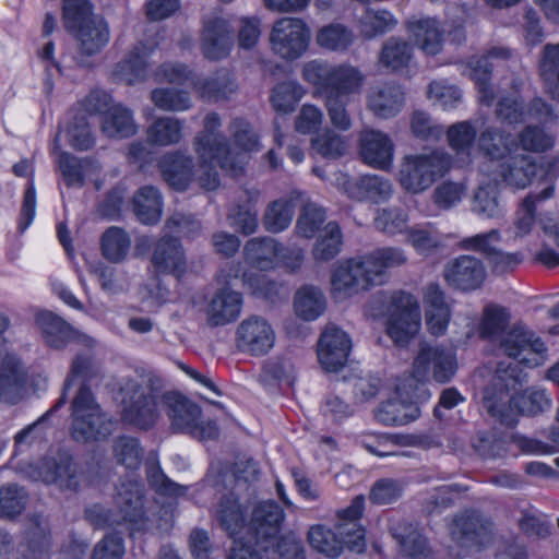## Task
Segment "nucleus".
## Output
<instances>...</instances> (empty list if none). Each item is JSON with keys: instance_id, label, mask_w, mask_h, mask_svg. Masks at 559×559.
I'll use <instances>...</instances> for the list:
<instances>
[{"instance_id": "nucleus-38", "label": "nucleus", "mask_w": 559, "mask_h": 559, "mask_svg": "<svg viewBox=\"0 0 559 559\" xmlns=\"http://www.w3.org/2000/svg\"><path fill=\"white\" fill-rule=\"evenodd\" d=\"M245 255L247 262L257 270H274L278 262V242L271 237L252 238L245 246Z\"/></svg>"}, {"instance_id": "nucleus-44", "label": "nucleus", "mask_w": 559, "mask_h": 559, "mask_svg": "<svg viewBox=\"0 0 559 559\" xmlns=\"http://www.w3.org/2000/svg\"><path fill=\"white\" fill-rule=\"evenodd\" d=\"M133 212L142 224H156L162 216V197L154 187L141 188L133 198Z\"/></svg>"}, {"instance_id": "nucleus-29", "label": "nucleus", "mask_w": 559, "mask_h": 559, "mask_svg": "<svg viewBox=\"0 0 559 559\" xmlns=\"http://www.w3.org/2000/svg\"><path fill=\"white\" fill-rule=\"evenodd\" d=\"M240 293L224 286L215 292L206 305L205 316L210 326H223L238 319L242 309Z\"/></svg>"}, {"instance_id": "nucleus-15", "label": "nucleus", "mask_w": 559, "mask_h": 559, "mask_svg": "<svg viewBox=\"0 0 559 559\" xmlns=\"http://www.w3.org/2000/svg\"><path fill=\"white\" fill-rule=\"evenodd\" d=\"M221 127L222 124L214 130V134L218 135L222 142L219 159L228 163L226 167L221 168L236 176L245 169L249 153L259 151V139L246 120L234 119L229 130L237 150H233L229 147L227 139L221 133Z\"/></svg>"}, {"instance_id": "nucleus-52", "label": "nucleus", "mask_w": 559, "mask_h": 559, "mask_svg": "<svg viewBox=\"0 0 559 559\" xmlns=\"http://www.w3.org/2000/svg\"><path fill=\"white\" fill-rule=\"evenodd\" d=\"M406 241L417 253L430 255L442 246L441 234L432 224L416 225L407 229Z\"/></svg>"}, {"instance_id": "nucleus-55", "label": "nucleus", "mask_w": 559, "mask_h": 559, "mask_svg": "<svg viewBox=\"0 0 559 559\" xmlns=\"http://www.w3.org/2000/svg\"><path fill=\"white\" fill-rule=\"evenodd\" d=\"M472 211L480 218H498L503 210L498 201L497 186L493 183L480 185L472 200Z\"/></svg>"}, {"instance_id": "nucleus-28", "label": "nucleus", "mask_w": 559, "mask_h": 559, "mask_svg": "<svg viewBox=\"0 0 559 559\" xmlns=\"http://www.w3.org/2000/svg\"><path fill=\"white\" fill-rule=\"evenodd\" d=\"M36 324L41 331L47 345L52 348H62L70 342H82L91 346L93 340L80 333L63 319L50 311H40L36 316Z\"/></svg>"}, {"instance_id": "nucleus-59", "label": "nucleus", "mask_w": 559, "mask_h": 559, "mask_svg": "<svg viewBox=\"0 0 559 559\" xmlns=\"http://www.w3.org/2000/svg\"><path fill=\"white\" fill-rule=\"evenodd\" d=\"M325 218L326 213L321 206L314 203H307L296 222V235L305 239L312 238L319 231L321 233Z\"/></svg>"}, {"instance_id": "nucleus-16", "label": "nucleus", "mask_w": 559, "mask_h": 559, "mask_svg": "<svg viewBox=\"0 0 559 559\" xmlns=\"http://www.w3.org/2000/svg\"><path fill=\"white\" fill-rule=\"evenodd\" d=\"M456 371L455 354L451 349L438 346H423L415 358L413 376L414 385H425L430 378L439 383L451 380Z\"/></svg>"}, {"instance_id": "nucleus-6", "label": "nucleus", "mask_w": 559, "mask_h": 559, "mask_svg": "<svg viewBox=\"0 0 559 559\" xmlns=\"http://www.w3.org/2000/svg\"><path fill=\"white\" fill-rule=\"evenodd\" d=\"M283 509L273 501L257 504L252 513L251 527L255 535V545L265 554H278L283 559H305L301 542L288 534L278 537L284 520Z\"/></svg>"}, {"instance_id": "nucleus-64", "label": "nucleus", "mask_w": 559, "mask_h": 559, "mask_svg": "<svg viewBox=\"0 0 559 559\" xmlns=\"http://www.w3.org/2000/svg\"><path fill=\"white\" fill-rule=\"evenodd\" d=\"M373 224L377 230L390 236L407 233L408 215L397 207L381 209L377 211Z\"/></svg>"}, {"instance_id": "nucleus-42", "label": "nucleus", "mask_w": 559, "mask_h": 559, "mask_svg": "<svg viewBox=\"0 0 559 559\" xmlns=\"http://www.w3.org/2000/svg\"><path fill=\"white\" fill-rule=\"evenodd\" d=\"M183 136V123L175 117L156 118L146 129L147 144L170 146L180 143Z\"/></svg>"}, {"instance_id": "nucleus-21", "label": "nucleus", "mask_w": 559, "mask_h": 559, "mask_svg": "<svg viewBox=\"0 0 559 559\" xmlns=\"http://www.w3.org/2000/svg\"><path fill=\"white\" fill-rule=\"evenodd\" d=\"M234 46L230 23L222 16H212L204 21L200 48L205 59L218 61L229 56Z\"/></svg>"}, {"instance_id": "nucleus-3", "label": "nucleus", "mask_w": 559, "mask_h": 559, "mask_svg": "<svg viewBox=\"0 0 559 559\" xmlns=\"http://www.w3.org/2000/svg\"><path fill=\"white\" fill-rule=\"evenodd\" d=\"M521 383L516 366L498 362L492 384L484 390V405L488 413L507 426L518 423V414L537 415L551 407L552 400L545 389L531 388L515 396Z\"/></svg>"}, {"instance_id": "nucleus-8", "label": "nucleus", "mask_w": 559, "mask_h": 559, "mask_svg": "<svg viewBox=\"0 0 559 559\" xmlns=\"http://www.w3.org/2000/svg\"><path fill=\"white\" fill-rule=\"evenodd\" d=\"M373 302L386 306V333L399 346L406 345L419 331L420 311L414 296L406 293L379 295Z\"/></svg>"}, {"instance_id": "nucleus-2", "label": "nucleus", "mask_w": 559, "mask_h": 559, "mask_svg": "<svg viewBox=\"0 0 559 559\" xmlns=\"http://www.w3.org/2000/svg\"><path fill=\"white\" fill-rule=\"evenodd\" d=\"M221 126V118L216 112L207 114L204 118L203 130L194 138L193 147L198 156L195 168L191 156L180 152L164 154L158 167L165 181L178 191L188 189L197 182L205 190H215L219 186L217 166L226 167L228 163L219 159L222 144L214 130Z\"/></svg>"}, {"instance_id": "nucleus-61", "label": "nucleus", "mask_w": 559, "mask_h": 559, "mask_svg": "<svg viewBox=\"0 0 559 559\" xmlns=\"http://www.w3.org/2000/svg\"><path fill=\"white\" fill-rule=\"evenodd\" d=\"M428 98L443 110H452L462 102V91L447 80L432 81L427 91Z\"/></svg>"}, {"instance_id": "nucleus-41", "label": "nucleus", "mask_w": 559, "mask_h": 559, "mask_svg": "<svg viewBox=\"0 0 559 559\" xmlns=\"http://www.w3.org/2000/svg\"><path fill=\"white\" fill-rule=\"evenodd\" d=\"M478 148L491 159H504L518 148V144L512 134L488 127L478 138Z\"/></svg>"}, {"instance_id": "nucleus-45", "label": "nucleus", "mask_w": 559, "mask_h": 559, "mask_svg": "<svg viewBox=\"0 0 559 559\" xmlns=\"http://www.w3.org/2000/svg\"><path fill=\"white\" fill-rule=\"evenodd\" d=\"M343 234L336 222L326 223L312 248V257L318 262L333 260L342 250Z\"/></svg>"}, {"instance_id": "nucleus-63", "label": "nucleus", "mask_w": 559, "mask_h": 559, "mask_svg": "<svg viewBox=\"0 0 559 559\" xmlns=\"http://www.w3.org/2000/svg\"><path fill=\"white\" fill-rule=\"evenodd\" d=\"M114 456L120 465L128 469H138L142 463L143 449L132 437H119L114 442Z\"/></svg>"}, {"instance_id": "nucleus-32", "label": "nucleus", "mask_w": 559, "mask_h": 559, "mask_svg": "<svg viewBox=\"0 0 559 559\" xmlns=\"http://www.w3.org/2000/svg\"><path fill=\"white\" fill-rule=\"evenodd\" d=\"M152 51V47L143 44L134 46L126 58L115 66L111 73L114 81L127 85L143 82L147 78V58Z\"/></svg>"}, {"instance_id": "nucleus-48", "label": "nucleus", "mask_w": 559, "mask_h": 559, "mask_svg": "<svg viewBox=\"0 0 559 559\" xmlns=\"http://www.w3.org/2000/svg\"><path fill=\"white\" fill-rule=\"evenodd\" d=\"M240 277L243 285L255 295L272 298L278 294L280 286L275 282L270 281L265 275L243 271L239 264L231 263L226 274H224L226 284H229L231 278Z\"/></svg>"}, {"instance_id": "nucleus-60", "label": "nucleus", "mask_w": 559, "mask_h": 559, "mask_svg": "<svg viewBox=\"0 0 559 559\" xmlns=\"http://www.w3.org/2000/svg\"><path fill=\"white\" fill-rule=\"evenodd\" d=\"M412 59L411 45L397 37L389 38L380 53V62L391 70H400Z\"/></svg>"}, {"instance_id": "nucleus-1", "label": "nucleus", "mask_w": 559, "mask_h": 559, "mask_svg": "<svg viewBox=\"0 0 559 559\" xmlns=\"http://www.w3.org/2000/svg\"><path fill=\"white\" fill-rule=\"evenodd\" d=\"M162 379L152 372L121 378L119 392L122 419L140 429H148L158 420L159 405L164 403L175 429L199 440H211L218 436L216 423L202 420L197 404L176 393L162 394Z\"/></svg>"}, {"instance_id": "nucleus-58", "label": "nucleus", "mask_w": 559, "mask_h": 559, "mask_svg": "<svg viewBox=\"0 0 559 559\" xmlns=\"http://www.w3.org/2000/svg\"><path fill=\"white\" fill-rule=\"evenodd\" d=\"M93 19L102 17L93 14V7L88 0H63L62 21L68 32H74Z\"/></svg>"}, {"instance_id": "nucleus-39", "label": "nucleus", "mask_w": 559, "mask_h": 559, "mask_svg": "<svg viewBox=\"0 0 559 559\" xmlns=\"http://www.w3.org/2000/svg\"><path fill=\"white\" fill-rule=\"evenodd\" d=\"M100 129L108 138L123 139L134 135L138 126L129 108L122 104H115L102 117Z\"/></svg>"}, {"instance_id": "nucleus-18", "label": "nucleus", "mask_w": 559, "mask_h": 559, "mask_svg": "<svg viewBox=\"0 0 559 559\" xmlns=\"http://www.w3.org/2000/svg\"><path fill=\"white\" fill-rule=\"evenodd\" d=\"M275 338L272 324L260 316L246 318L236 330L237 347L251 356L267 354L274 347Z\"/></svg>"}, {"instance_id": "nucleus-57", "label": "nucleus", "mask_w": 559, "mask_h": 559, "mask_svg": "<svg viewBox=\"0 0 559 559\" xmlns=\"http://www.w3.org/2000/svg\"><path fill=\"white\" fill-rule=\"evenodd\" d=\"M311 147L323 157L338 158L346 153L348 144L345 136L325 128L311 138Z\"/></svg>"}, {"instance_id": "nucleus-53", "label": "nucleus", "mask_w": 559, "mask_h": 559, "mask_svg": "<svg viewBox=\"0 0 559 559\" xmlns=\"http://www.w3.org/2000/svg\"><path fill=\"white\" fill-rule=\"evenodd\" d=\"M295 211L292 197L281 198L269 204L263 216V225L271 233H281L292 223Z\"/></svg>"}, {"instance_id": "nucleus-24", "label": "nucleus", "mask_w": 559, "mask_h": 559, "mask_svg": "<svg viewBox=\"0 0 559 559\" xmlns=\"http://www.w3.org/2000/svg\"><path fill=\"white\" fill-rule=\"evenodd\" d=\"M359 154L362 160L377 169L391 168L394 157V144L383 131L365 128L359 132Z\"/></svg>"}, {"instance_id": "nucleus-43", "label": "nucleus", "mask_w": 559, "mask_h": 559, "mask_svg": "<svg viewBox=\"0 0 559 559\" xmlns=\"http://www.w3.org/2000/svg\"><path fill=\"white\" fill-rule=\"evenodd\" d=\"M325 305L322 290L311 285L300 287L294 298L296 314L306 321L318 319L324 312Z\"/></svg>"}, {"instance_id": "nucleus-40", "label": "nucleus", "mask_w": 559, "mask_h": 559, "mask_svg": "<svg viewBox=\"0 0 559 559\" xmlns=\"http://www.w3.org/2000/svg\"><path fill=\"white\" fill-rule=\"evenodd\" d=\"M70 33L76 37L82 53L87 56L98 53L110 37L108 24L103 17L90 20V23Z\"/></svg>"}, {"instance_id": "nucleus-56", "label": "nucleus", "mask_w": 559, "mask_h": 559, "mask_svg": "<svg viewBox=\"0 0 559 559\" xmlns=\"http://www.w3.org/2000/svg\"><path fill=\"white\" fill-rule=\"evenodd\" d=\"M151 99L164 111H186L192 107L188 92L175 87H158L152 91Z\"/></svg>"}, {"instance_id": "nucleus-5", "label": "nucleus", "mask_w": 559, "mask_h": 559, "mask_svg": "<svg viewBox=\"0 0 559 559\" xmlns=\"http://www.w3.org/2000/svg\"><path fill=\"white\" fill-rule=\"evenodd\" d=\"M144 485L138 479L121 481L115 495L117 512L94 504L86 509V520L99 528L124 525L130 531V536L146 532L151 528L152 520L145 515Z\"/></svg>"}, {"instance_id": "nucleus-13", "label": "nucleus", "mask_w": 559, "mask_h": 559, "mask_svg": "<svg viewBox=\"0 0 559 559\" xmlns=\"http://www.w3.org/2000/svg\"><path fill=\"white\" fill-rule=\"evenodd\" d=\"M396 396L380 405L376 412L379 423L388 426L405 425L420 415L419 403L430 399V392L426 385H414L413 379H405L396 385Z\"/></svg>"}, {"instance_id": "nucleus-34", "label": "nucleus", "mask_w": 559, "mask_h": 559, "mask_svg": "<svg viewBox=\"0 0 559 559\" xmlns=\"http://www.w3.org/2000/svg\"><path fill=\"white\" fill-rule=\"evenodd\" d=\"M407 31L415 45L426 55L439 53L443 45V31L433 17H414L407 22Z\"/></svg>"}, {"instance_id": "nucleus-35", "label": "nucleus", "mask_w": 559, "mask_h": 559, "mask_svg": "<svg viewBox=\"0 0 559 559\" xmlns=\"http://www.w3.org/2000/svg\"><path fill=\"white\" fill-rule=\"evenodd\" d=\"M25 371L15 357H7L0 365V401L16 404L25 395Z\"/></svg>"}, {"instance_id": "nucleus-20", "label": "nucleus", "mask_w": 559, "mask_h": 559, "mask_svg": "<svg viewBox=\"0 0 559 559\" xmlns=\"http://www.w3.org/2000/svg\"><path fill=\"white\" fill-rule=\"evenodd\" d=\"M335 185L348 198L372 203L385 202L393 192L391 182L378 175H366L358 179H350L346 174L338 173L335 175Z\"/></svg>"}, {"instance_id": "nucleus-22", "label": "nucleus", "mask_w": 559, "mask_h": 559, "mask_svg": "<svg viewBox=\"0 0 559 559\" xmlns=\"http://www.w3.org/2000/svg\"><path fill=\"white\" fill-rule=\"evenodd\" d=\"M510 56L511 51L508 48L495 47L487 55L473 57L467 62L464 74L475 82L478 90V99L483 105L490 106L495 99L493 91L489 85L491 69Z\"/></svg>"}, {"instance_id": "nucleus-26", "label": "nucleus", "mask_w": 559, "mask_h": 559, "mask_svg": "<svg viewBox=\"0 0 559 559\" xmlns=\"http://www.w3.org/2000/svg\"><path fill=\"white\" fill-rule=\"evenodd\" d=\"M365 510V497L356 496L350 504L337 511V533L344 537L346 546L355 552L366 547L365 528L358 523Z\"/></svg>"}, {"instance_id": "nucleus-12", "label": "nucleus", "mask_w": 559, "mask_h": 559, "mask_svg": "<svg viewBox=\"0 0 559 559\" xmlns=\"http://www.w3.org/2000/svg\"><path fill=\"white\" fill-rule=\"evenodd\" d=\"M311 28L301 17L284 16L272 24L269 34L271 51L282 60L295 61L308 51Z\"/></svg>"}, {"instance_id": "nucleus-37", "label": "nucleus", "mask_w": 559, "mask_h": 559, "mask_svg": "<svg viewBox=\"0 0 559 559\" xmlns=\"http://www.w3.org/2000/svg\"><path fill=\"white\" fill-rule=\"evenodd\" d=\"M364 259L376 286L388 281L389 269L401 266L407 262L405 251L397 247L378 248L364 254Z\"/></svg>"}, {"instance_id": "nucleus-25", "label": "nucleus", "mask_w": 559, "mask_h": 559, "mask_svg": "<svg viewBox=\"0 0 559 559\" xmlns=\"http://www.w3.org/2000/svg\"><path fill=\"white\" fill-rule=\"evenodd\" d=\"M350 348L348 335L335 325H329L318 344L319 361L326 371H337L346 364Z\"/></svg>"}, {"instance_id": "nucleus-36", "label": "nucleus", "mask_w": 559, "mask_h": 559, "mask_svg": "<svg viewBox=\"0 0 559 559\" xmlns=\"http://www.w3.org/2000/svg\"><path fill=\"white\" fill-rule=\"evenodd\" d=\"M152 263L158 273L180 275L186 267V259L177 238L163 237L154 248Z\"/></svg>"}, {"instance_id": "nucleus-19", "label": "nucleus", "mask_w": 559, "mask_h": 559, "mask_svg": "<svg viewBox=\"0 0 559 559\" xmlns=\"http://www.w3.org/2000/svg\"><path fill=\"white\" fill-rule=\"evenodd\" d=\"M500 165L502 181L513 189H525L539 177H547L550 165L545 158H535L527 154L509 155Z\"/></svg>"}, {"instance_id": "nucleus-7", "label": "nucleus", "mask_w": 559, "mask_h": 559, "mask_svg": "<svg viewBox=\"0 0 559 559\" xmlns=\"http://www.w3.org/2000/svg\"><path fill=\"white\" fill-rule=\"evenodd\" d=\"M301 76L310 84L314 94L324 98L335 93H356L364 75L349 63L333 64L323 59H312L302 64Z\"/></svg>"}, {"instance_id": "nucleus-17", "label": "nucleus", "mask_w": 559, "mask_h": 559, "mask_svg": "<svg viewBox=\"0 0 559 559\" xmlns=\"http://www.w3.org/2000/svg\"><path fill=\"white\" fill-rule=\"evenodd\" d=\"M332 293L336 299L350 297L376 286L364 255L341 262L332 273Z\"/></svg>"}, {"instance_id": "nucleus-33", "label": "nucleus", "mask_w": 559, "mask_h": 559, "mask_svg": "<svg viewBox=\"0 0 559 559\" xmlns=\"http://www.w3.org/2000/svg\"><path fill=\"white\" fill-rule=\"evenodd\" d=\"M215 518L221 527L231 537H239L242 532L246 535H253L254 532L251 527L252 520L247 525L243 506L238 501L234 493L224 496L218 502L215 511Z\"/></svg>"}, {"instance_id": "nucleus-62", "label": "nucleus", "mask_w": 559, "mask_h": 559, "mask_svg": "<svg viewBox=\"0 0 559 559\" xmlns=\"http://www.w3.org/2000/svg\"><path fill=\"white\" fill-rule=\"evenodd\" d=\"M305 88L293 81L283 82L276 85L271 95L274 109L278 112H290L297 103L305 96Z\"/></svg>"}, {"instance_id": "nucleus-47", "label": "nucleus", "mask_w": 559, "mask_h": 559, "mask_svg": "<svg viewBox=\"0 0 559 559\" xmlns=\"http://www.w3.org/2000/svg\"><path fill=\"white\" fill-rule=\"evenodd\" d=\"M451 148L456 153L461 166L471 160L476 128L469 121H462L451 126L447 132Z\"/></svg>"}, {"instance_id": "nucleus-30", "label": "nucleus", "mask_w": 559, "mask_h": 559, "mask_svg": "<svg viewBox=\"0 0 559 559\" xmlns=\"http://www.w3.org/2000/svg\"><path fill=\"white\" fill-rule=\"evenodd\" d=\"M405 104V92L395 83H379L369 88L367 107L377 117L389 119L396 116Z\"/></svg>"}, {"instance_id": "nucleus-27", "label": "nucleus", "mask_w": 559, "mask_h": 559, "mask_svg": "<svg viewBox=\"0 0 559 559\" xmlns=\"http://www.w3.org/2000/svg\"><path fill=\"white\" fill-rule=\"evenodd\" d=\"M496 115L501 121L508 124L522 123L528 118L544 121L554 119L552 108L543 99L537 98L533 100L530 108L525 109L519 102L515 93L499 98Z\"/></svg>"}, {"instance_id": "nucleus-11", "label": "nucleus", "mask_w": 559, "mask_h": 559, "mask_svg": "<svg viewBox=\"0 0 559 559\" xmlns=\"http://www.w3.org/2000/svg\"><path fill=\"white\" fill-rule=\"evenodd\" d=\"M450 167L451 159L442 152L408 155L402 162L399 180L406 191L421 193L443 177Z\"/></svg>"}, {"instance_id": "nucleus-4", "label": "nucleus", "mask_w": 559, "mask_h": 559, "mask_svg": "<svg viewBox=\"0 0 559 559\" xmlns=\"http://www.w3.org/2000/svg\"><path fill=\"white\" fill-rule=\"evenodd\" d=\"M510 313L507 308L488 305L483 311L478 334L484 340L499 341L508 357L516 359L527 367H537L545 362L547 348L533 331L521 323L510 330Z\"/></svg>"}, {"instance_id": "nucleus-54", "label": "nucleus", "mask_w": 559, "mask_h": 559, "mask_svg": "<svg viewBox=\"0 0 559 559\" xmlns=\"http://www.w3.org/2000/svg\"><path fill=\"white\" fill-rule=\"evenodd\" d=\"M308 540L310 546L317 551L336 558L343 551L346 545L343 536H337L334 532L324 525H312L308 532Z\"/></svg>"}, {"instance_id": "nucleus-9", "label": "nucleus", "mask_w": 559, "mask_h": 559, "mask_svg": "<svg viewBox=\"0 0 559 559\" xmlns=\"http://www.w3.org/2000/svg\"><path fill=\"white\" fill-rule=\"evenodd\" d=\"M112 423L103 412L92 391L82 385L71 403V435L78 441L104 438Z\"/></svg>"}, {"instance_id": "nucleus-23", "label": "nucleus", "mask_w": 559, "mask_h": 559, "mask_svg": "<svg viewBox=\"0 0 559 559\" xmlns=\"http://www.w3.org/2000/svg\"><path fill=\"white\" fill-rule=\"evenodd\" d=\"M486 275L483 261L468 254L449 261L443 271V277L450 286L465 292L479 288Z\"/></svg>"}, {"instance_id": "nucleus-50", "label": "nucleus", "mask_w": 559, "mask_h": 559, "mask_svg": "<svg viewBox=\"0 0 559 559\" xmlns=\"http://www.w3.org/2000/svg\"><path fill=\"white\" fill-rule=\"evenodd\" d=\"M539 71L546 92L559 102V44L544 46Z\"/></svg>"}, {"instance_id": "nucleus-46", "label": "nucleus", "mask_w": 559, "mask_h": 559, "mask_svg": "<svg viewBox=\"0 0 559 559\" xmlns=\"http://www.w3.org/2000/svg\"><path fill=\"white\" fill-rule=\"evenodd\" d=\"M131 245V237L124 229L111 226L102 236V254L111 263H121L127 259Z\"/></svg>"}, {"instance_id": "nucleus-14", "label": "nucleus", "mask_w": 559, "mask_h": 559, "mask_svg": "<svg viewBox=\"0 0 559 559\" xmlns=\"http://www.w3.org/2000/svg\"><path fill=\"white\" fill-rule=\"evenodd\" d=\"M449 533L452 542L449 546L450 554L461 557L490 542L491 523L475 512H466L453 519Z\"/></svg>"}, {"instance_id": "nucleus-51", "label": "nucleus", "mask_w": 559, "mask_h": 559, "mask_svg": "<svg viewBox=\"0 0 559 559\" xmlns=\"http://www.w3.org/2000/svg\"><path fill=\"white\" fill-rule=\"evenodd\" d=\"M354 33L341 23H331L318 29L316 41L329 51H345L354 41Z\"/></svg>"}, {"instance_id": "nucleus-31", "label": "nucleus", "mask_w": 559, "mask_h": 559, "mask_svg": "<svg viewBox=\"0 0 559 559\" xmlns=\"http://www.w3.org/2000/svg\"><path fill=\"white\" fill-rule=\"evenodd\" d=\"M29 476L34 480L56 484L61 489H75L80 481L78 467L68 456L45 459Z\"/></svg>"}, {"instance_id": "nucleus-10", "label": "nucleus", "mask_w": 559, "mask_h": 559, "mask_svg": "<svg viewBox=\"0 0 559 559\" xmlns=\"http://www.w3.org/2000/svg\"><path fill=\"white\" fill-rule=\"evenodd\" d=\"M156 80L160 82L183 84L191 82L200 97L206 100H221L228 98L236 92V84L227 70H219L215 74L197 79L191 70L179 63H165L156 72Z\"/></svg>"}, {"instance_id": "nucleus-49", "label": "nucleus", "mask_w": 559, "mask_h": 559, "mask_svg": "<svg viewBox=\"0 0 559 559\" xmlns=\"http://www.w3.org/2000/svg\"><path fill=\"white\" fill-rule=\"evenodd\" d=\"M397 20L386 10L367 9L358 20V31L361 37L372 39L390 32Z\"/></svg>"}]
</instances>
